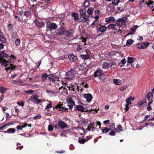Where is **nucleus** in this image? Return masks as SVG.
Masks as SVG:
<instances>
[{
    "mask_svg": "<svg viewBox=\"0 0 154 154\" xmlns=\"http://www.w3.org/2000/svg\"><path fill=\"white\" fill-rule=\"evenodd\" d=\"M48 75L46 73L42 74L41 75L42 81L43 82H44L46 78H47Z\"/></svg>",
    "mask_w": 154,
    "mask_h": 154,
    "instance_id": "nucleus-26",
    "label": "nucleus"
},
{
    "mask_svg": "<svg viewBox=\"0 0 154 154\" xmlns=\"http://www.w3.org/2000/svg\"><path fill=\"white\" fill-rule=\"evenodd\" d=\"M8 27L9 30H10L13 27V25L11 24H8Z\"/></svg>",
    "mask_w": 154,
    "mask_h": 154,
    "instance_id": "nucleus-62",
    "label": "nucleus"
},
{
    "mask_svg": "<svg viewBox=\"0 0 154 154\" xmlns=\"http://www.w3.org/2000/svg\"><path fill=\"white\" fill-rule=\"evenodd\" d=\"M120 2V0H112V3L115 6H117Z\"/></svg>",
    "mask_w": 154,
    "mask_h": 154,
    "instance_id": "nucleus-37",
    "label": "nucleus"
},
{
    "mask_svg": "<svg viewBox=\"0 0 154 154\" xmlns=\"http://www.w3.org/2000/svg\"><path fill=\"white\" fill-rule=\"evenodd\" d=\"M24 92L25 93H28L29 94H32L33 92V91L32 90H29L27 91L25 90Z\"/></svg>",
    "mask_w": 154,
    "mask_h": 154,
    "instance_id": "nucleus-63",
    "label": "nucleus"
},
{
    "mask_svg": "<svg viewBox=\"0 0 154 154\" xmlns=\"http://www.w3.org/2000/svg\"><path fill=\"white\" fill-rule=\"evenodd\" d=\"M7 90V89L6 88H5L2 87H0V92L1 93H4Z\"/></svg>",
    "mask_w": 154,
    "mask_h": 154,
    "instance_id": "nucleus-39",
    "label": "nucleus"
},
{
    "mask_svg": "<svg viewBox=\"0 0 154 154\" xmlns=\"http://www.w3.org/2000/svg\"><path fill=\"white\" fill-rule=\"evenodd\" d=\"M94 9L92 8H89L87 10V12L88 14L90 15H91L94 11Z\"/></svg>",
    "mask_w": 154,
    "mask_h": 154,
    "instance_id": "nucleus-25",
    "label": "nucleus"
},
{
    "mask_svg": "<svg viewBox=\"0 0 154 154\" xmlns=\"http://www.w3.org/2000/svg\"><path fill=\"white\" fill-rule=\"evenodd\" d=\"M68 58L69 60L72 62H75L78 61V58L76 56H74L73 54H72L69 55Z\"/></svg>",
    "mask_w": 154,
    "mask_h": 154,
    "instance_id": "nucleus-12",
    "label": "nucleus"
},
{
    "mask_svg": "<svg viewBox=\"0 0 154 154\" xmlns=\"http://www.w3.org/2000/svg\"><path fill=\"white\" fill-rule=\"evenodd\" d=\"M0 63L2 64V65L5 66V67H6L8 65V64H10V65L11 64V61L10 60H7L5 59L3 60H0Z\"/></svg>",
    "mask_w": 154,
    "mask_h": 154,
    "instance_id": "nucleus-11",
    "label": "nucleus"
},
{
    "mask_svg": "<svg viewBox=\"0 0 154 154\" xmlns=\"http://www.w3.org/2000/svg\"><path fill=\"white\" fill-rule=\"evenodd\" d=\"M30 12L29 11H26L24 12V15L26 17H29L30 15Z\"/></svg>",
    "mask_w": 154,
    "mask_h": 154,
    "instance_id": "nucleus-48",
    "label": "nucleus"
},
{
    "mask_svg": "<svg viewBox=\"0 0 154 154\" xmlns=\"http://www.w3.org/2000/svg\"><path fill=\"white\" fill-rule=\"evenodd\" d=\"M149 44V42L144 43L140 42L136 45V47L139 49H145L146 48Z\"/></svg>",
    "mask_w": 154,
    "mask_h": 154,
    "instance_id": "nucleus-4",
    "label": "nucleus"
},
{
    "mask_svg": "<svg viewBox=\"0 0 154 154\" xmlns=\"http://www.w3.org/2000/svg\"><path fill=\"white\" fill-rule=\"evenodd\" d=\"M89 16L86 15L85 16L81 17L79 18V22H85L88 20Z\"/></svg>",
    "mask_w": 154,
    "mask_h": 154,
    "instance_id": "nucleus-15",
    "label": "nucleus"
},
{
    "mask_svg": "<svg viewBox=\"0 0 154 154\" xmlns=\"http://www.w3.org/2000/svg\"><path fill=\"white\" fill-rule=\"evenodd\" d=\"M94 13L96 15L97 14L99 15L100 14V12L99 11L97 10H95V11H94Z\"/></svg>",
    "mask_w": 154,
    "mask_h": 154,
    "instance_id": "nucleus-64",
    "label": "nucleus"
},
{
    "mask_svg": "<svg viewBox=\"0 0 154 154\" xmlns=\"http://www.w3.org/2000/svg\"><path fill=\"white\" fill-rule=\"evenodd\" d=\"M111 129L110 128H109L107 127H105L104 129L102 130V133H106L108 132L109 131H110Z\"/></svg>",
    "mask_w": 154,
    "mask_h": 154,
    "instance_id": "nucleus-35",
    "label": "nucleus"
},
{
    "mask_svg": "<svg viewBox=\"0 0 154 154\" xmlns=\"http://www.w3.org/2000/svg\"><path fill=\"white\" fill-rule=\"evenodd\" d=\"M52 106H46L44 111H45L49 112L51 110V109Z\"/></svg>",
    "mask_w": 154,
    "mask_h": 154,
    "instance_id": "nucleus-52",
    "label": "nucleus"
},
{
    "mask_svg": "<svg viewBox=\"0 0 154 154\" xmlns=\"http://www.w3.org/2000/svg\"><path fill=\"white\" fill-rule=\"evenodd\" d=\"M47 31L49 30H51L52 29H56L57 28V26L56 24L54 23H49L47 25Z\"/></svg>",
    "mask_w": 154,
    "mask_h": 154,
    "instance_id": "nucleus-6",
    "label": "nucleus"
},
{
    "mask_svg": "<svg viewBox=\"0 0 154 154\" xmlns=\"http://www.w3.org/2000/svg\"><path fill=\"white\" fill-rule=\"evenodd\" d=\"M16 131L15 130L14 128H10L7 129V132L8 133H14Z\"/></svg>",
    "mask_w": 154,
    "mask_h": 154,
    "instance_id": "nucleus-36",
    "label": "nucleus"
},
{
    "mask_svg": "<svg viewBox=\"0 0 154 154\" xmlns=\"http://www.w3.org/2000/svg\"><path fill=\"white\" fill-rule=\"evenodd\" d=\"M35 23L38 27H41L45 26V24L42 22H38V21H35Z\"/></svg>",
    "mask_w": 154,
    "mask_h": 154,
    "instance_id": "nucleus-21",
    "label": "nucleus"
},
{
    "mask_svg": "<svg viewBox=\"0 0 154 154\" xmlns=\"http://www.w3.org/2000/svg\"><path fill=\"white\" fill-rule=\"evenodd\" d=\"M113 82L116 85H120L121 84V81L119 79H114Z\"/></svg>",
    "mask_w": 154,
    "mask_h": 154,
    "instance_id": "nucleus-29",
    "label": "nucleus"
},
{
    "mask_svg": "<svg viewBox=\"0 0 154 154\" xmlns=\"http://www.w3.org/2000/svg\"><path fill=\"white\" fill-rule=\"evenodd\" d=\"M109 64V63H108L106 62L104 63L102 66L103 68L105 69L109 68L110 66Z\"/></svg>",
    "mask_w": 154,
    "mask_h": 154,
    "instance_id": "nucleus-32",
    "label": "nucleus"
},
{
    "mask_svg": "<svg viewBox=\"0 0 154 154\" xmlns=\"http://www.w3.org/2000/svg\"><path fill=\"white\" fill-rule=\"evenodd\" d=\"M94 122H91L89 125L88 126V128L86 130L90 131L92 126H94Z\"/></svg>",
    "mask_w": 154,
    "mask_h": 154,
    "instance_id": "nucleus-27",
    "label": "nucleus"
},
{
    "mask_svg": "<svg viewBox=\"0 0 154 154\" xmlns=\"http://www.w3.org/2000/svg\"><path fill=\"white\" fill-rule=\"evenodd\" d=\"M99 110V108L98 109H97V108L96 109H91L90 111L91 112H92L93 113H95L97 112V111Z\"/></svg>",
    "mask_w": 154,
    "mask_h": 154,
    "instance_id": "nucleus-49",
    "label": "nucleus"
},
{
    "mask_svg": "<svg viewBox=\"0 0 154 154\" xmlns=\"http://www.w3.org/2000/svg\"><path fill=\"white\" fill-rule=\"evenodd\" d=\"M37 95H35L34 97L33 101L34 102L37 103V104H38L41 102V100L40 99H37Z\"/></svg>",
    "mask_w": 154,
    "mask_h": 154,
    "instance_id": "nucleus-24",
    "label": "nucleus"
},
{
    "mask_svg": "<svg viewBox=\"0 0 154 154\" xmlns=\"http://www.w3.org/2000/svg\"><path fill=\"white\" fill-rule=\"evenodd\" d=\"M6 41V39L2 35H0V42L2 43H5Z\"/></svg>",
    "mask_w": 154,
    "mask_h": 154,
    "instance_id": "nucleus-34",
    "label": "nucleus"
},
{
    "mask_svg": "<svg viewBox=\"0 0 154 154\" xmlns=\"http://www.w3.org/2000/svg\"><path fill=\"white\" fill-rule=\"evenodd\" d=\"M127 87V86L126 85L123 86L121 87L120 88V89L121 91H124L126 89Z\"/></svg>",
    "mask_w": 154,
    "mask_h": 154,
    "instance_id": "nucleus-57",
    "label": "nucleus"
},
{
    "mask_svg": "<svg viewBox=\"0 0 154 154\" xmlns=\"http://www.w3.org/2000/svg\"><path fill=\"white\" fill-rule=\"evenodd\" d=\"M146 4L147 5H148L150 8H154V3L152 1L149 0V2H146Z\"/></svg>",
    "mask_w": 154,
    "mask_h": 154,
    "instance_id": "nucleus-19",
    "label": "nucleus"
},
{
    "mask_svg": "<svg viewBox=\"0 0 154 154\" xmlns=\"http://www.w3.org/2000/svg\"><path fill=\"white\" fill-rule=\"evenodd\" d=\"M46 92L47 93H50L51 94H54L56 93V92L55 91L51 90H47Z\"/></svg>",
    "mask_w": 154,
    "mask_h": 154,
    "instance_id": "nucleus-40",
    "label": "nucleus"
},
{
    "mask_svg": "<svg viewBox=\"0 0 154 154\" xmlns=\"http://www.w3.org/2000/svg\"><path fill=\"white\" fill-rule=\"evenodd\" d=\"M20 40L19 39H17L16 40L15 42V44H16V45H17V46L19 45L20 44Z\"/></svg>",
    "mask_w": 154,
    "mask_h": 154,
    "instance_id": "nucleus-55",
    "label": "nucleus"
},
{
    "mask_svg": "<svg viewBox=\"0 0 154 154\" xmlns=\"http://www.w3.org/2000/svg\"><path fill=\"white\" fill-rule=\"evenodd\" d=\"M53 129V126L52 124L49 125L48 126V130L49 131H52Z\"/></svg>",
    "mask_w": 154,
    "mask_h": 154,
    "instance_id": "nucleus-47",
    "label": "nucleus"
},
{
    "mask_svg": "<svg viewBox=\"0 0 154 154\" xmlns=\"http://www.w3.org/2000/svg\"><path fill=\"white\" fill-rule=\"evenodd\" d=\"M86 141V139H79L78 140V142L79 143H80L83 144Z\"/></svg>",
    "mask_w": 154,
    "mask_h": 154,
    "instance_id": "nucleus-46",
    "label": "nucleus"
},
{
    "mask_svg": "<svg viewBox=\"0 0 154 154\" xmlns=\"http://www.w3.org/2000/svg\"><path fill=\"white\" fill-rule=\"evenodd\" d=\"M102 71L101 70H98L94 72V76L97 77H99V79L100 80L101 82H104L106 79V77L104 73L102 72Z\"/></svg>",
    "mask_w": 154,
    "mask_h": 154,
    "instance_id": "nucleus-1",
    "label": "nucleus"
},
{
    "mask_svg": "<svg viewBox=\"0 0 154 154\" xmlns=\"http://www.w3.org/2000/svg\"><path fill=\"white\" fill-rule=\"evenodd\" d=\"M74 32L73 30L72 29L68 30H65L64 35L67 37H72L73 35Z\"/></svg>",
    "mask_w": 154,
    "mask_h": 154,
    "instance_id": "nucleus-9",
    "label": "nucleus"
},
{
    "mask_svg": "<svg viewBox=\"0 0 154 154\" xmlns=\"http://www.w3.org/2000/svg\"><path fill=\"white\" fill-rule=\"evenodd\" d=\"M107 28V27L105 26H102L100 25L99 26H97V29L98 31L103 32L106 30Z\"/></svg>",
    "mask_w": 154,
    "mask_h": 154,
    "instance_id": "nucleus-10",
    "label": "nucleus"
},
{
    "mask_svg": "<svg viewBox=\"0 0 154 154\" xmlns=\"http://www.w3.org/2000/svg\"><path fill=\"white\" fill-rule=\"evenodd\" d=\"M17 103L20 106H23L24 102L23 101H21L20 102H17Z\"/></svg>",
    "mask_w": 154,
    "mask_h": 154,
    "instance_id": "nucleus-61",
    "label": "nucleus"
},
{
    "mask_svg": "<svg viewBox=\"0 0 154 154\" xmlns=\"http://www.w3.org/2000/svg\"><path fill=\"white\" fill-rule=\"evenodd\" d=\"M75 71L71 69L67 72L66 73L65 76L66 79L72 80L75 76Z\"/></svg>",
    "mask_w": 154,
    "mask_h": 154,
    "instance_id": "nucleus-2",
    "label": "nucleus"
},
{
    "mask_svg": "<svg viewBox=\"0 0 154 154\" xmlns=\"http://www.w3.org/2000/svg\"><path fill=\"white\" fill-rule=\"evenodd\" d=\"M69 110L70 111H74L75 110L80 111L82 112L87 111L88 110L86 108H84V106H74V108L73 109V106H69Z\"/></svg>",
    "mask_w": 154,
    "mask_h": 154,
    "instance_id": "nucleus-5",
    "label": "nucleus"
},
{
    "mask_svg": "<svg viewBox=\"0 0 154 154\" xmlns=\"http://www.w3.org/2000/svg\"><path fill=\"white\" fill-rule=\"evenodd\" d=\"M153 95L152 93L151 92H148L147 94V97L148 100H151L152 98Z\"/></svg>",
    "mask_w": 154,
    "mask_h": 154,
    "instance_id": "nucleus-28",
    "label": "nucleus"
},
{
    "mask_svg": "<svg viewBox=\"0 0 154 154\" xmlns=\"http://www.w3.org/2000/svg\"><path fill=\"white\" fill-rule=\"evenodd\" d=\"M84 97L86 99V100L88 102H90L92 98V95L90 94H84Z\"/></svg>",
    "mask_w": 154,
    "mask_h": 154,
    "instance_id": "nucleus-17",
    "label": "nucleus"
},
{
    "mask_svg": "<svg viewBox=\"0 0 154 154\" xmlns=\"http://www.w3.org/2000/svg\"><path fill=\"white\" fill-rule=\"evenodd\" d=\"M136 60V59L134 58H133L132 57H128L127 60V62L130 64L132 63L133 62H134Z\"/></svg>",
    "mask_w": 154,
    "mask_h": 154,
    "instance_id": "nucleus-23",
    "label": "nucleus"
},
{
    "mask_svg": "<svg viewBox=\"0 0 154 154\" xmlns=\"http://www.w3.org/2000/svg\"><path fill=\"white\" fill-rule=\"evenodd\" d=\"M27 126H30V127H31V125H28V124L26 123H25L24 125H22V128H24L25 127H27Z\"/></svg>",
    "mask_w": 154,
    "mask_h": 154,
    "instance_id": "nucleus-58",
    "label": "nucleus"
},
{
    "mask_svg": "<svg viewBox=\"0 0 154 154\" xmlns=\"http://www.w3.org/2000/svg\"><path fill=\"white\" fill-rule=\"evenodd\" d=\"M78 67H79V69L80 70L82 71L84 69L85 67L83 65H80V66H78Z\"/></svg>",
    "mask_w": 154,
    "mask_h": 154,
    "instance_id": "nucleus-54",
    "label": "nucleus"
},
{
    "mask_svg": "<svg viewBox=\"0 0 154 154\" xmlns=\"http://www.w3.org/2000/svg\"><path fill=\"white\" fill-rule=\"evenodd\" d=\"M77 50L78 51L80 52H81L83 51V50L81 48L80 45H78V47L77 48Z\"/></svg>",
    "mask_w": 154,
    "mask_h": 154,
    "instance_id": "nucleus-50",
    "label": "nucleus"
},
{
    "mask_svg": "<svg viewBox=\"0 0 154 154\" xmlns=\"http://www.w3.org/2000/svg\"><path fill=\"white\" fill-rule=\"evenodd\" d=\"M72 16L74 18V20L75 21L79 19V14L75 12L72 13L71 14Z\"/></svg>",
    "mask_w": 154,
    "mask_h": 154,
    "instance_id": "nucleus-20",
    "label": "nucleus"
},
{
    "mask_svg": "<svg viewBox=\"0 0 154 154\" xmlns=\"http://www.w3.org/2000/svg\"><path fill=\"white\" fill-rule=\"evenodd\" d=\"M126 63V60L125 59H124L122 60L119 63L120 66L121 67L124 66H125V64Z\"/></svg>",
    "mask_w": 154,
    "mask_h": 154,
    "instance_id": "nucleus-33",
    "label": "nucleus"
},
{
    "mask_svg": "<svg viewBox=\"0 0 154 154\" xmlns=\"http://www.w3.org/2000/svg\"><path fill=\"white\" fill-rule=\"evenodd\" d=\"M51 79L52 80L53 82L54 83L57 80H58L59 77H55L53 76V78H52V79Z\"/></svg>",
    "mask_w": 154,
    "mask_h": 154,
    "instance_id": "nucleus-51",
    "label": "nucleus"
},
{
    "mask_svg": "<svg viewBox=\"0 0 154 154\" xmlns=\"http://www.w3.org/2000/svg\"><path fill=\"white\" fill-rule=\"evenodd\" d=\"M116 64V63L113 62H111V63H110V66H111V68H114V67H112L113 66V65H115Z\"/></svg>",
    "mask_w": 154,
    "mask_h": 154,
    "instance_id": "nucleus-59",
    "label": "nucleus"
},
{
    "mask_svg": "<svg viewBox=\"0 0 154 154\" xmlns=\"http://www.w3.org/2000/svg\"><path fill=\"white\" fill-rule=\"evenodd\" d=\"M2 59H4V57H6L7 59H11V57H10L9 55L5 53V51H3L0 52V58Z\"/></svg>",
    "mask_w": 154,
    "mask_h": 154,
    "instance_id": "nucleus-8",
    "label": "nucleus"
},
{
    "mask_svg": "<svg viewBox=\"0 0 154 154\" xmlns=\"http://www.w3.org/2000/svg\"><path fill=\"white\" fill-rule=\"evenodd\" d=\"M134 99V97H132L131 96L127 98L126 100V102L127 103L125 106H128L129 105H130L131 103V101H133Z\"/></svg>",
    "mask_w": 154,
    "mask_h": 154,
    "instance_id": "nucleus-14",
    "label": "nucleus"
},
{
    "mask_svg": "<svg viewBox=\"0 0 154 154\" xmlns=\"http://www.w3.org/2000/svg\"><path fill=\"white\" fill-rule=\"evenodd\" d=\"M86 11L85 9H82L80 11V14L81 16H85Z\"/></svg>",
    "mask_w": 154,
    "mask_h": 154,
    "instance_id": "nucleus-38",
    "label": "nucleus"
},
{
    "mask_svg": "<svg viewBox=\"0 0 154 154\" xmlns=\"http://www.w3.org/2000/svg\"><path fill=\"white\" fill-rule=\"evenodd\" d=\"M74 86V85H71L70 86H68L67 87L69 88V90L74 91H75Z\"/></svg>",
    "mask_w": 154,
    "mask_h": 154,
    "instance_id": "nucleus-42",
    "label": "nucleus"
},
{
    "mask_svg": "<svg viewBox=\"0 0 154 154\" xmlns=\"http://www.w3.org/2000/svg\"><path fill=\"white\" fill-rule=\"evenodd\" d=\"M16 128L17 130L21 131L22 130L23 128L22 125H18L16 126Z\"/></svg>",
    "mask_w": 154,
    "mask_h": 154,
    "instance_id": "nucleus-56",
    "label": "nucleus"
},
{
    "mask_svg": "<svg viewBox=\"0 0 154 154\" xmlns=\"http://www.w3.org/2000/svg\"><path fill=\"white\" fill-rule=\"evenodd\" d=\"M81 57L82 58L84 59H88L89 58V56L88 55H81Z\"/></svg>",
    "mask_w": 154,
    "mask_h": 154,
    "instance_id": "nucleus-43",
    "label": "nucleus"
},
{
    "mask_svg": "<svg viewBox=\"0 0 154 154\" xmlns=\"http://www.w3.org/2000/svg\"><path fill=\"white\" fill-rule=\"evenodd\" d=\"M134 42L133 40H131V39H129L128 40L127 42V44L129 45H132Z\"/></svg>",
    "mask_w": 154,
    "mask_h": 154,
    "instance_id": "nucleus-45",
    "label": "nucleus"
},
{
    "mask_svg": "<svg viewBox=\"0 0 154 154\" xmlns=\"http://www.w3.org/2000/svg\"><path fill=\"white\" fill-rule=\"evenodd\" d=\"M138 27V26L137 25L134 26L130 29V32H131L133 33H134Z\"/></svg>",
    "mask_w": 154,
    "mask_h": 154,
    "instance_id": "nucleus-30",
    "label": "nucleus"
},
{
    "mask_svg": "<svg viewBox=\"0 0 154 154\" xmlns=\"http://www.w3.org/2000/svg\"><path fill=\"white\" fill-rule=\"evenodd\" d=\"M137 104L139 106L143 105L146 106V99H144L143 100H139L137 102Z\"/></svg>",
    "mask_w": 154,
    "mask_h": 154,
    "instance_id": "nucleus-16",
    "label": "nucleus"
},
{
    "mask_svg": "<svg viewBox=\"0 0 154 154\" xmlns=\"http://www.w3.org/2000/svg\"><path fill=\"white\" fill-rule=\"evenodd\" d=\"M84 4L85 7L86 8L88 7L89 5V2L88 0H85Z\"/></svg>",
    "mask_w": 154,
    "mask_h": 154,
    "instance_id": "nucleus-41",
    "label": "nucleus"
},
{
    "mask_svg": "<svg viewBox=\"0 0 154 154\" xmlns=\"http://www.w3.org/2000/svg\"><path fill=\"white\" fill-rule=\"evenodd\" d=\"M58 125L59 127L61 129H63L66 128L67 126V124L62 121H59L58 122Z\"/></svg>",
    "mask_w": 154,
    "mask_h": 154,
    "instance_id": "nucleus-7",
    "label": "nucleus"
},
{
    "mask_svg": "<svg viewBox=\"0 0 154 154\" xmlns=\"http://www.w3.org/2000/svg\"><path fill=\"white\" fill-rule=\"evenodd\" d=\"M66 101L68 104L67 106H74L75 105V101L72 98H69L67 99Z\"/></svg>",
    "mask_w": 154,
    "mask_h": 154,
    "instance_id": "nucleus-13",
    "label": "nucleus"
},
{
    "mask_svg": "<svg viewBox=\"0 0 154 154\" xmlns=\"http://www.w3.org/2000/svg\"><path fill=\"white\" fill-rule=\"evenodd\" d=\"M41 118V116L40 115H38L35 116L33 118L35 119H40Z\"/></svg>",
    "mask_w": 154,
    "mask_h": 154,
    "instance_id": "nucleus-53",
    "label": "nucleus"
},
{
    "mask_svg": "<svg viewBox=\"0 0 154 154\" xmlns=\"http://www.w3.org/2000/svg\"><path fill=\"white\" fill-rule=\"evenodd\" d=\"M56 108L57 109H59L60 111H62L64 112L67 111L68 109L66 108H65L64 107V106H53V110L54 109Z\"/></svg>",
    "mask_w": 154,
    "mask_h": 154,
    "instance_id": "nucleus-18",
    "label": "nucleus"
},
{
    "mask_svg": "<svg viewBox=\"0 0 154 154\" xmlns=\"http://www.w3.org/2000/svg\"><path fill=\"white\" fill-rule=\"evenodd\" d=\"M116 25L114 24H109L108 26V28L109 29H113L114 30L116 29H115Z\"/></svg>",
    "mask_w": 154,
    "mask_h": 154,
    "instance_id": "nucleus-31",
    "label": "nucleus"
},
{
    "mask_svg": "<svg viewBox=\"0 0 154 154\" xmlns=\"http://www.w3.org/2000/svg\"><path fill=\"white\" fill-rule=\"evenodd\" d=\"M109 134L111 136H115L116 135V132L114 131H112L109 132Z\"/></svg>",
    "mask_w": 154,
    "mask_h": 154,
    "instance_id": "nucleus-60",
    "label": "nucleus"
},
{
    "mask_svg": "<svg viewBox=\"0 0 154 154\" xmlns=\"http://www.w3.org/2000/svg\"><path fill=\"white\" fill-rule=\"evenodd\" d=\"M127 18L126 17H123L121 18H120L116 22H122L125 24V21L126 20Z\"/></svg>",
    "mask_w": 154,
    "mask_h": 154,
    "instance_id": "nucleus-22",
    "label": "nucleus"
},
{
    "mask_svg": "<svg viewBox=\"0 0 154 154\" xmlns=\"http://www.w3.org/2000/svg\"><path fill=\"white\" fill-rule=\"evenodd\" d=\"M17 147L16 148L17 149L21 150L23 147V146H21V144L19 143H17Z\"/></svg>",
    "mask_w": 154,
    "mask_h": 154,
    "instance_id": "nucleus-44",
    "label": "nucleus"
},
{
    "mask_svg": "<svg viewBox=\"0 0 154 154\" xmlns=\"http://www.w3.org/2000/svg\"><path fill=\"white\" fill-rule=\"evenodd\" d=\"M64 23L63 22H61L60 23V25L61 26L55 31V32L57 34L60 35H64L65 30L64 29V27L63 26V25H64Z\"/></svg>",
    "mask_w": 154,
    "mask_h": 154,
    "instance_id": "nucleus-3",
    "label": "nucleus"
}]
</instances>
